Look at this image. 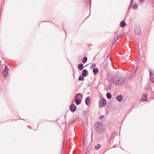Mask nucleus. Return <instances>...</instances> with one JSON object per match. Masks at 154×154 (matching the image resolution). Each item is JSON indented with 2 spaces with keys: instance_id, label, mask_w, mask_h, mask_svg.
<instances>
[{
  "instance_id": "3",
  "label": "nucleus",
  "mask_w": 154,
  "mask_h": 154,
  "mask_svg": "<svg viewBox=\"0 0 154 154\" xmlns=\"http://www.w3.org/2000/svg\"><path fill=\"white\" fill-rule=\"evenodd\" d=\"M106 103V100L103 98L100 100L99 102V107L101 108L105 106Z\"/></svg>"
},
{
  "instance_id": "24",
  "label": "nucleus",
  "mask_w": 154,
  "mask_h": 154,
  "mask_svg": "<svg viewBox=\"0 0 154 154\" xmlns=\"http://www.w3.org/2000/svg\"><path fill=\"white\" fill-rule=\"evenodd\" d=\"M84 79L83 76H82V75L80 76L79 78V80L80 81H83Z\"/></svg>"
},
{
  "instance_id": "31",
  "label": "nucleus",
  "mask_w": 154,
  "mask_h": 154,
  "mask_svg": "<svg viewBox=\"0 0 154 154\" xmlns=\"http://www.w3.org/2000/svg\"><path fill=\"white\" fill-rule=\"evenodd\" d=\"M153 3L152 2V6H153Z\"/></svg>"
},
{
  "instance_id": "29",
  "label": "nucleus",
  "mask_w": 154,
  "mask_h": 154,
  "mask_svg": "<svg viewBox=\"0 0 154 154\" xmlns=\"http://www.w3.org/2000/svg\"><path fill=\"white\" fill-rule=\"evenodd\" d=\"M134 2V0H132L131 1V4L132 3Z\"/></svg>"
},
{
  "instance_id": "21",
  "label": "nucleus",
  "mask_w": 154,
  "mask_h": 154,
  "mask_svg": "<svg viewBox=\"0 0 154 154\" xmlns=\"http://www.w3.org/2000/svg\"><path fill=\"white\" fill-rule=\"evenodd\" d=\"M87 60V57H84L82 60V62L83 63H85Z\"/></svg>"
},
{
  "instance_id": "1",
  "label": "nucleus",
  "mask_w": 154,
  "mask_h": 154,
  "mask_svg": "<svg viewBox=\"0 0 154 154\" xmlns=\"http://www.w3.org/2000/svg\"><path fill=\"white\" fill-rule=\"evenodd\" d=\"M112 81L117 85H122L126 82V79L122 76L117 75L114 77H113Z\"/></svg>"
},
{
  "instance_id": "6",
  "label": "nucleus",
  "mask_w": 154,
  "mask_h": 154,
  "mask_svg": "<svg viewBox=\"0 0 154 154\" xmlns=\"http://www.w3.org/2000/svg\"><path fill=\"white\" fill-rule=\"evenodd\" d=\"M137 68L138 66L137 67L136 69L131 74L130 76L129 77V79H132L136 75V72Z\"/></svg>"
},
{
  "instance_id": "26",
  "label": "nucleus",
  "mask_w": 154,
  "mask_h": 154,
  "mask_svg": "<svg viewBox=\"0 0 154 154\" xmlns=\"http://www.w3.org/2000/svg\"><path fill=\"white\" fill-rule=\"evenodd\" d=\"M138 5L137 4H135L133 7V8L134 9H136L138 8Z\"/></svg>"
},
{
  "instance_id": "15",
  "label": "nucleus",
  "mask_w": 154,
  "mask_h": 154,
  "mask_svg": "<svg viewBox=\"0 0 154 154\" xmlns=\"http://www.w3.org/2000/svg\"><path fill=\"white\" fill-rule=\"evenodd\" d=\"M126 25V23L124 20L121 21L120 24V26L122 27H124Z\"/></svg>"
},
{
  "instance_id": "18",
  "label": "nucleus",
  "mask_w": 154,
  "mask_h": 154,
  "mask_svg": "<svg viewBox=\"0 0 154 154\" xmlns=\"http://www.w3.org/2000/svg\"><path fill=\"white\" fill-rule=\"evenodd\" d=\"M93 72L94 75L96 74L99 72L98 69L97 68H95L93 69Z\"/></svg>"
},
{
  "instance_id": "25",
  "label": "nucleus",
  "mask_w": 154,
  "mask_h": 154,
  "mask_svg": "<svg viewBox=\"0 0 154 154\" xmlns=\"http://www.w3.org/2000/svg\"><path fill=\"white\" fill-rule=\"evenodd\" d=\"M96 66V64L94 63H93L92 64L91 66V69H94V68Z\"/></svg>"
},
{
  "instance_id": "14",
  "label": "nucleus",
  "mask_w": 154,
  "mask_h": 154,
  "mask_svg": "<svg viewBox=\"0 0 154 154\" xmlns=\"http://www.w3.org/2000/svg\"><path fill=\"white\" fill-rule=\"evenodd\" d=\"M82 97L83 95L82 94L80 93H79L76 94L75 97L76 98L77 97H78L79 98L82 99Z\"/></svg>"
},
{
  "instance_id": "5",
  "label": "nucleus",
  "mask_w": 154,
  "mask_h": 154,
  "mask_svg": "<svg viewBox=\"0 0 154 154\" xmlns=\"http://www.w3.org/2000/svg\"><path fill=\"white\" fill-rule=\"evenodd\" d=\"M8 69L7 66H5V68L3 72V75L5 77H7L8 75Z\"/></svg>"
},
{
  "instance_id": "16",
  "label": "nucleus",
  "mask_w": 154,
  "mask_h": 154,
  "mask_svg": "<svg viewBox=\"0 0 154 154\" xmlns=\"http://www.w3.org/2000/svg\"><path fill=\"white\" fill-rule=\"evenodd\" d=\"M78 69L81 70H82L84 68V65L82 63H80L78 65Z\"/></svg>"
},
{
  "instance_id": "28",
  "label": "nucleus",
  "mask_w": 154,
  "mask_h": 154,
  "mask_svg": "<svg viewBox=\"0 0 154 154\" xmlns=\"http://www.w3.org/2000/svg\"><path fill=\"white\" fill-rule=\"evenodd\" d=\"M140 1L141 2H144V0H140Z\"/></svg>"
},
{
  "instance_id": "10",
  "label": "nucleus",
  "mask_w": 154,
  "mask_h": 154,
  "mask_svg": "<svg viewBox=\"0 0 154 154\" xmlns=\"http://www.w3.org/2000/svg\"><path fill=\"white\" fill-rule=\"evenodd\" d=\"M117 133V132L116 131H114L113 133L111 134L109 140V143L110 142V141L114 138L116 136V134Z\"/></svg>"
},
{
  "instance_id": "32",
  "label": "nucleus",
  "mask_w": 154,
  "mask_h": 154,
  "mask_svg": "<svg viewBox=\"0 0 154 154\" xmlns=\"http://www.w3.org/2000/svg\"><path fill=\"white\" fill-rule=\"evenodd\" d=\"M139 4H141V3H139Z\"/></svg>"
},
{
  "instance_id": "27",
  "label": "nucleus",
  "mask_w": 154,
  "mask_h": 154,
  "mask_svg": "<svg viewBox=\"0 0 154 154\" xmlns=\"http://www.w3.org/2000/svg\"><path fill=\"white\" fill-rule=\"evenodd\" d=\"M104 117V116H101L100 117L99 119H101L102 118H103Z\"/></svg>"
},
{
  "instance_id": "30",
  "label": "nucleus",
  "mask_w": 154,
  "mask_h": 154,
  "mask_svg": "<svg viewBox=\"0 0 154 154\" xmlns=\"http://www.w3.org/2000/svg\"><path fill=\"white\" fill-rule=\"evenodd\" d=\"M73 123V122H72V123H72H72Z\"/></svg>"
},
{
  "instance_id": "23",
  "label": "nucleus",
  "mask_w": 154,
  "mask_h": 154,
  "mask_svg": "<svg viewBox=\"0 0 154 154\" xmlns=\"http://www.w3.org/2000/svg\"><path fill=\"white\" fill-rule=\"evenodd\" d=\"M101 146L100 144H98L95 146V149L96 150L99 149L100 148V147Z\"/></svg>"
},
{
  "instance_id": "13",
  "label": "nucleus",
  "mask_w": 154,
  "mask_h": 154,
  "mask_svg": "<svg viewBox=\"0 0 154 154\" xmlns=\"http://www.w3.org/2000/svg\"><path fill=\"white\" fill-rule=\"evenodd\" d=\"M122 95H120L117 97L116 99L119 102H121L122 101Z\"/></svg>"
},
{
  "instance_id": "20",
  "label": "nucleus",
  "mask_w": 154,
  "mask_h": 154,
  "mask_svg": "<svg viewBox=\"0 0 154 154\" xmlns=\"http://www.w3.org/2000/svg\"><path fill=\"white\" fill-rule=\"evenodd\" d=\"M106 97L108 99H110L112 97V95L109 93H108L106 94Z\"/></svg>"
},
{
  "instance_id": "7",
  "label": "nucleus",
  "mask_w": 154,
  "mask_h": 154,
  "mask_svg": "<svg viewBox=\"0 0 154 154\" xmlns=\"http://www.w3.org/2000/svg\"><path fill=\"white\" fill-rule=\"evenodd\" d=\"M149 74L150 80L153 83L154 82V78L153 77L154 75L153 74L152 71L151 69L149 71Z\"/></svg>"
},
{
  "instance_id": "17",
  "label": "nucleus",
  "mask_w": 154,
  "mask_h": 154,
  "mask_svg": "<svg viewBox=\"0 0 154 154\" xmlns=\"http://www.w3.org/2000/svg\"><path fill=\"white\" fill-rule=\"evenodd\" d=\"M75 102L77 105H79L80 104L81 100L79 98H77L75 100Z\"/></svg>"
},
{
  "instance_id": "8",
  "label": "nucleus",
  "mask_w": 154,
  "mask_h": 154,
  "mask_svg": "<svg viewBox=\"0 0 154 154\" xmlns=\"http://www.w3.org/2000/svg\"><path fill=\"white\" fill-rule=\"evenodd\" d=\"M147 100V95L144 94L142 96L141 98V101L143 102L146 101Z\"/></svg>"
},
{
  "instance_id": "4",
  "label": "nucleus",
  "mask_w": 154,
  "mask_h": 154,
  "mask_svg": "<svg viewBox=\"0 0 154 154\" xmlns=\"http://www.w3.org/2000/svg\"><path fill=\"white\" fill-rule=\"evenodd\" d=\"M134 32L136 34L140 35L141 32L140 27L138 26H136Z\"/></svg>"
},
{
  "instance_id": "2",
  "label": "nucleus",
  "mask_w": 154,
  "mask_h": 154,
  "mask_svg": "<svg viewBox=\"0 0 154 154\" xmlns=\"http://www.w3.org/2000/svg\"><path fill=\"white\" fill-rule=\"evenodd\" d=\"M94 126L97 132L99 134H103L105 131V129L103 123L100 122L95 124Z\"/></svg>"
},
{
  "instance_id": "22",
  "label": "nucleus",
  "mask_w": 154,
  "mask_h": 154,
  "mask_svg": "<svg viewBox=\"0 0 154 154\" xmlns=\"http://www.w3.org/2000/svg\"><path fill=\"white\" fill-rule=\"evenodd\" d=\"M119 37L118 36L115 37L114 38V42L113 43V44H114L117 41V40L119 39Z\"/></svg>"
},
{
  "instance_id": "19",
  "label": "nucleus",
  "mask_w": 154,
  "mask_h": 154,
  "mask_svg": "<svg viewBox=\"0 0 154 154\" xmlns=\"http://www.w3.org/2000/svg\"><path fill=\"white\" fill-rule=\"evenodd\" d=\"M85 2L88 3L87 5L88 6H91V2L90 0H85Z\"/></svg>"
},
{
  "instance_id": "11",
  "label": "nucleus",
  "mask_w": 154,
  "mask_h": 154,
  "mask_svg": "<svg viewBox=\"0 0 154 154\" xmlns=\"http://www.w3.org/2000/svg\"><path fill=\"white\" fill-rule=\"evenodd\" d=\"M90 101V99L89 97H87L85 99V102L87 105H88L89 104Z\"/></svg>"
},
{
  "instance_id": "12",
  "label": "nucleus",
  "mask_w": 154,
  "mask_h": 154,
  "mask_svg": "<svg viewBox=\"0 0 154 154\" xmlns=\"http://www.w3.org/2000/svg\"><path fill=\"white\" fill-rule=\"evenodd\" d=\"M88 73V71L86 69H84L82 72V74L83 77H85L87 75Z\"/></svg>"
},
{
  "instance_id": "9",
  "label": "nucleus",
  "mask_w": 154,
  "mask_h": 154,
  "mask_svg": "<svg viewBox=\"0 0 154 154\" xmlns=\"http://www.w3.org/2000/svg\"><path fill=\"white\" fill-rule=\"evenodd\" d=\"M70 110L72 112H74L76 110V107L74 104H72L70 105Z\"/></svg>"
}]
</instances>
